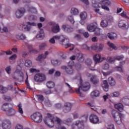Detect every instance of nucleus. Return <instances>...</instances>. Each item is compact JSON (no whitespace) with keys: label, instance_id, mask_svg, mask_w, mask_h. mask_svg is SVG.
Returning a JSON list of instances; mask_svg holds the SVG:
<instances>
[{"label":"nucleus","instance_id":"nucleus-7","mask_svg":"<svg viewBox=\"0 0 129 129\" xmlns=\"http://www.w3.org/2000/svg\"><path fill=\"white\" fill-rule=\"evenodd\" d=\"M25 13H26V9L24 8H21L16 11L15 16L17 19H21L22 17H24Z\"/></svg>","mask_w":129,"mask_h":129},{"label":"nucleus","instance_id":"nucleus-22","mask_svg":"<svg viewBox=\"0 0 129 129\" xmlns=\"http://www.w3.org/2000/svg\"><path fill=\"white\" fill-rule=\"evenodd\" d=\"M16 38L18 40H26V35L23 33H19L16 35Z\"/></svg>","mask_w":129,"mask_h":129},{"label":"nucleus","instance_id":"nucleus-20","mask_svg":"<svg viewBox=\"0 0 129 129\" xmlns=\"http://www.w3.org/2000/svg\"><path fill=\"white\" fill-rule=\"evenodd\" d=\"M114 107L116 109H117L119 111H122L123 110V105L121 103L116 104L114 105Z\"/></svg>","mask_w":129,"mask_h":129},{"label":"nucleus","instance_id":"nucleus-40","mask_svg":"<svg viewBox=\"0 0 129 129\" xmlns=\"http://www.w3.org/2000/svg\"><path fill=\"white\" fill-rule=\"evenodd\" d=\"M111 4V3H110L109 0H104L102 2V5H104V6H110Z\"/></svg>","mask_w":129,"mask_h":129},{"label":"nucleus","instance_id":"nucleus-5","mask_svg":"<svg viewBox=\"0 0 129 129\" xmlns=\"http://www.w3.org/2000/svg\"><path fill=\"white\" fill-rule=\"evenodd\" d=\"M31 119L34 120L36 123H40L42 121V119H43V117L42 116V114L40 112H36L32 114L31 116Z\"/></svg>","mask_w":129,"mask_h":129},{"label":"nucleus","instance_id":"nucleus-63","mask_svg":"<svg viewBox=\"0 0 129 129\" xmlns=\"http://www.w3.org/2000/svg\"><path fill=\"white\" fill-rule=\"evenodd\" d=\"M17 58V55L14 54L9 57V60H15Z\"/></svg>","mask_w":129,"mask_h":129},{"label":"nucleus","instance_id":"nucleus-46","mask_svg":"<svg viewBox=\"0 0 129 129\" xmlns=\"http://www.w3.org/2000/svg\"><path fill=\"white\" fill-rule=\"evenodd\" d=\"M40 50H44L45 48L47 47V44L45 43H41L39 46Z\"/></svg>","mask_w":129,"mask_h":129},{"label":"nucleus","instance_id":"nucleus-12","mask_svg":"<svg viewBox=\"0 0 129 129\" xmlns=\"http://www.w3.org/2000/svg\"><path fill=\"white\" fill-rule=\"evenodd\" d=\"M90 121L92 123H97L98 121H99V119H98V117L96 116L95 114H92L89 117Z\"/></svg>","mask_w":129,"mask_h":129},{"label":"nucleus","instance_id":"nucleus-15","mask_svg":"<svg viewBox=\"0 0 129 129\" xmlns=\"http://www.w3.org/2000/svg\"><path fill=\"white\" fill-rule=\"evenodd\" d=\"M62 28L64 31L68 33H71V32L73 31V29H72L70 25L67 24L62 25Z\"/></svg>","mask_w":129,"mask_h":129},{"label":"nucleus","instance_id":"nucleus-52","mask_svg":"<svg viewBox=\"0 0 129 129\" xmlns=\"http://www.w3.org/2000/svg\"><path fill=\"white\" fill-rule=\"evenodd\" d=\"M122 102L125 104V105H128L129 104V99H122Z\"/></svg>","mask_w":129,"mask_h":129},{"label":"nucleus","instance_id":"nucleus-50","mask_svg":"<svg viewBox=\"0 0 129 129\" xmlns=\"http://www.w3.org/2000/svg\"><path fill=\"white\" fill-rule=\"evenodd\" d=\"M29 21H36L37 20V17L36 16L30 15L28 18Z\"/></svg>","mask_w":129,"mask_h":129},{"label":"nucleus","instance_id":"nucleus-33","mask_svg":"<svg viewBox=\"0 0 129 129\" xmlns=\"http://www.w3.org/2000/svg\"><path fill=\"white\" fill-rule=\"evenodd\" d=\"M39 34L36 35V38H43L44 37V30L42 29H39Z\"/></svg>","mask_w":129,"mask_h":129},{"label":"nucleus","instance_id":"nucleus-28","mask_svg":"<svg viewBox=\"0 0 129 129\" xmlns=\"http://www.w3.org/2000/svg\"><path fill=\"white\" fill-rule=\"evenodd\" d=\"M125 21L120 20L118 23V26L119 28H126V25L125 24Z\"/></svg>","mask_w":129,"mask_h":129},{"label":"nucleus","instance_id":"nucleus-51","mask_svg":"<svg viewBox=\"0 0 129 129\" xmlns=\"http://www.w3.org/2000/svg\"><path fill=\"white\" fill-rule=\"evenodd\" d=\"M53 38L55 39V40H59L60 42L62 41V39H63V36H58L55 35L53 36Z\"/></svg>","mask_w":129,"mask_h":129},{"label":"nucleus","instance_id":"nucleus-38","mask_svg":"<svg viewBox=\"0 0 129 129\" xmlns=\"http://www.w3.org/2000/svg\"><path fill=\"white\" fill-rule=\"evenodd\" d=\"M25 65L26 67H31L32 66V61L27 59L25 61Z\"/></svg>","mask_w":129,"mask_h":129},{"label":"nucleus","instance_id":"nucleus-21","mask_svg":"<svg viewBox=\"0 0 129 129\" xmlns=\"http://www.w3.org/2000/svg\"><path fill=\"white\" fill-rule=\"evenodd\" d=\"M101 56L100 55V54H97L94 55V57H93V59L94 60H95L96 63H100V62L102 61L101 60Z\"/></svg>","mask_w":129,"mask_h":129},{"label":"nucleus","instance_id":"nucleus-14","mask_svg":"<svg viewBox=\"0 0 129 129\" xmlns=\"http://www.w3.org/2000/svg\"><path fill=\"white\" fill-rule=\"evenodd\" d=\"M51 31L52 33L56 34V33H59L60 32V27L58 24H53L51 27Z\"/></svg>","mask_w":129,"mask_h":129},{"label":"nucleus","instance_id":"nucleus-45","mask_svg":"<svg viewBox=\"0 0 129 129\" xmlns=\"http://www.w3.org/2000/svg\"><path fill=\"white\" fill-rule=\"evenodd\" d=\"M107 60L109 63L112 64V63H114V59L110 56H108L107 57Z\"/></svg>","mask_w":129,"mask_h":129},{"label":"nucleus","instance_id":"nucleus-13","mask_svg":"<svg viewBox=\"0 0 129 129\" xmlns=\"http://www.w3.org/2000/svg\"><path fill=\"white\" fill-rule=\"evenodd\" d=\"M100 95V92L97 90H95L93 91L90 94V97L92 98L99 97Z\"/></svg>","mask_w":129,"mask_h":129},{"label":"nucleus","instance_id":"nucleus-17","mask_svg":"<svg viewBox=\"0 0 129 129\" xmlns=\"http://www.w3.org/2000/svg\"><path fill=\"white\" fill-rule=\"evenodd\" d=\"M61 69L66 70L67 73L68 74H72L73 73V68H69L65 66H62L61 67Z\"/></svg>","mask_w":129,"mask_h":129},{"label":"nucleus","instance_id":"nucleus-49","mask_svg":"<svg viewBox=\"0 0 129 129\" xmlns=\"http://www.w3.org/2000/svg\"><path fill=\"white\" fill-rule=\"evenodd\" d=\"M45 105L46 106H48V107H51L52 106V103L49 100H46L45 102Z\"/></svg>","mask_w":129,"mask_h":129},{"label":"nucleus","instance_id":"nucleus-23","mask_svg":"<svg viewBox=\"0 0 129 129\" xmlns=\"http://www.w3.org/2000/svg\"><path fill=\"white\" fill-rule=\"evenodd\" d=\"M102 86L104 91L107 92L108 90V83H107V81H103Z\"/></svg>","mask_w":129,"mask_h":129},{"label":"nucleus","instance_id":"nucleus-44","mask_svg":"<svg viewBox=\"0 0 129 129\" xmlns=\"http://www.w3.org/2000/svg\"><path fill=\"white\" fill-rule=\"evenodd\" d=\"M28 49L30 50V52H36V53H38V50H36V49H34L33 48V45H29L28 46Z\"/></svg>","mask_w":129,"mask_h":129},{"label":"nucleus","instance_id":"nucleus-30","mask_svg":"<svg viewBox=\"0 0 129 129\" xmlns=\"http://www.w3.org/2000/svg\"><path fill=\"white\" fill-rule=\"evenodd\" d=\"M8 89L7 88V87H4L3 86L1 85L0 86V93H6V92H8Z\"/></svg>","mask_w":129,"mask_h":129},{"label":"nucleus","instance_id":"nucleus-47","mask_svg":"<svg viewBox=\"0 0 129 129\" xmlns=\"http://www.w3.org/2000/svg\"><path fill=\"white\" fill-rule=\"evenodd\" d=\"M18 112L21 114H23L24 113V111H23V109L22 108V104L20 103L18 105Z\"/></svg>","mask_w":129,"mask_h":129},{"label":"nucleus","instance_id":"nucleus-34","mask_svg":"<svg viewBox=\"0 0 129 129\" xmlns=\"http://www.w3.org/2000/svg\"><path fill=\"white\" fill-rule=\"evenodd\" d=\"M81 20H85L87 18V14L85 12H82L80 15Z\"/></svg>","mask_w":129,"mask_h":129},{"label":"nucleus","instance_id":"nucleus-62","mask_svg":"<svg viewBox=\"0 0 129 129\" xmlns=\"http://www.w3.org/2000/svg\"><path fill=\"white\" fill-rule=\"evenodd\" d=\"M23 128H24V127L23 126V125L20 124H18L15 126V129H23Z\"/></svg>","mask_w":129,"mask_h":129},{"label":"nucleus","instance_id":"nucleus-48","mask_svg":"<svg viewBox=\"0 0 129 129\" xmlns=\"http://www.w3.org/2000/svg\"><path fill=\"white\" fill-rule=\"evenodd\" d=\"M103 69H104V70H108V69H109V64L107 62L105 63L103 66Z\"/></svg>","mask_w":129,"mask_h":129},{"label":"nucleus","instance_id":"nucleus-39","mask_svg":"<svg viewBox=\"0 0 129 129\" xmlns=\"http://www.w3.org/2000/svg\"><path fill=\"white\" fill-rule=\"evenodd\" d=\"M110 96L111 97H118V96H119V92H115L113 93H111L110 94Z\"/></svg>","mask_w":129,"mask_h":129},{"label":"nucleus","instance_id":"nucleus-24","mask_svg":"<svg viewBox=\"0 0 129 129\" xmlns=\"http://www.w3.org/2000/svg\"><path fill=\"white\" fill-rule=\"evenodd\" d=\"M51 62L53 66L54 67L59 66L61 64V61L57 59H51Z\"/></svg>","mask_w":129,"mask_h":129},{"label":"nucleus","instance_id":"nucleus-64","mask_svg":"<svg viewBox=\"0 0 129 129\" xmlns=\"http://www.w3.org/2000/svg\"><path fill=\"white\" fill-rule=\"evenodd\" d=\"M107 129H114V125L112 124H110L108 125Z\"/></svg>","mask_w":129,"mask_h":129},{"label":"nucleus","instance_id":"nucleus-61","mask_svg":"<svg viewBox=\"0 0 129 129\" xmlns=\"http://www.w3.org/2000/svg\"><path fill=\"white\" fill-rule=\"evenodd\" d=\"M54 107L57 109H60L62 107V104L61 103H56L54 105Z\"/></svg>","mask_w":129,"mask_h":129},{"label":"nucleus","instance_id":"nucleus-59","mask_svg":"<svg viewBox=\"0 0 129 129\" xmlns=\"http://www.w3.org/2000/svg\"><path fill=\"white\" fill-rule=\"evenodd\" d=\"M44 93L47 95L48 94H51L53 92L51 91L50 89H47L43 91Z\"/></svg>","mask_w":129,"mask_h":129},{"label":"nucleus","instance_id":"nucleus-19","mask_svg":"<svg viewBox=\"0 0 129 129\" xmlns=\"http://www.w3.org/2000/svg\"><path fill=\"white\" fill-rule=\"evenodd\" d=\"M77 60L80 63H82L84 61V57H83V54L82 53H78L77 54Z\"/></svg>","mask_w":129,"mask_h":129},{"label":"nucleus","instance_id":"nucleus-36","mask_svg":"<svg viewBox=\"0 0 129 129\" xmlns=\"http://www.w3.org/2000/svg\"><path fill=\"white\" fill-rule=\"evenodd\" d=\"M43 59H46V55L45 54H40L36 58V61H41Z\"/></svg>","mask_w":129,"mask_h":129},{"label":"nucleus","instance_id":"nucleus-4","mask_svg":"<svg viewBox=\"0 0 129 129\" xmlns=\"http://www.w3.org/2000/svg\"><path fill=\"white\" fill-rule=\"evenodd\" d=\"M112 115L117 124L121 123V114L115 110L112 111Z\"/></svg>","mask_w":129,"mask_h":129},{"label":"nucleus","instance_id":"nucleus-58","mask_svg":"<svg viewBox=\"0 0 129 129\" xmlns=\"http://www.w3.org/2000/svg\"><path fill=\"white\" fill-rule=\"evenodd\" d=\"M29 11L31 13H33V14H36V13H37V9L34 7H31Z\"/></svg>","mask_w":129,"mask_h":129},{"label":"nucleus","instance_id":"nucleus-3","mask_svg":"<svg viewBox=\"0 0 129 129\" xmlns=\"http://www.w3.org/2000/svg\"><path fill=\"white\" fill-rule=\"evenodd\" d=\"M90 89V84L88 82L81 83L78 89H76V92L77 93H80V90L86 92L88 91V90Z\"/></svg>","mask_w":129,"mask_h":129},{"label":"nucleus","instance_id":"nucleus-9","mask_svg":"<svg viewBox=\"0 0 129 129\" xmlns=\"http://www.w3.org/2000/svg\"><path fill=\"white\" fill-rule=\"evenodd\" d=\"M61 40H62L61 41V42H62V45H63L64 48H66V49H67L69 47H73V46H74L73 44H72L71 43H69V39L64 38V37H63V38L61 39Z\"/></svg>","mask_w":129,"mask_h":129},{"label":"nucleus","instance_id":"nucleus-25","mask_svg":"<svg viewBox=\"0 0 129 129\" xmlns=\"http://www.w3.org/2000/svg\"><path fill=\"white\" fill-rule=\"evenodd\" d=\"M108 83L111 86H114L116 84L115 80L112 77H109L108 78Z\"/></svg>","mask_w":129,"mask_h":129},{"label":"nucleus","instance_id":"nucleus-53","mask_svg":"<svg viewBox=\"0 0 129 129\" xmlns=\"http://www.w3.org/2000/svg\"><path fill=\"white\" fill-rule=\"evenodd\" d=\"M64 123L68 124V123H70V122H72V118H68L64 120Z\"/></svg>","mask_w":129,"mask_h":129},{"label":"nucleus","instance_id":"nucleus-56","mask_svg":"<svg viewBox=\"0 0 129 129\" xmlns=\"http://www.w3.org/2000/svg\"><path fill=\"white\" fill-rule=\"evenodd\" d=\"M26 76H27V78L25 81V83L27 85L28 88H29V89H32V88H31V86H30V84L28 82V74H26Z\"/></svg>","mask_w":129,"mask_h":129},{"label":"nucleus","instance_id":"nucleus-18","mask_svg":"<svg viewBox=\"0 0 129 129\" xmlns=\"http://www.w3.org/2000/svg\"><path fill=\"white\" fill-rule=\"evenodd\" d=\"M97 27L94 24L89 25L87 26V30L89 32H94Z\"/></svg>","mask_w":129,"mask_h":129},{"label":"nucleus","instance_id":"nucleus-1","mask_svg":"<svg viewBox=\"0 0 129 129\" xmlns=\"http://www.w3.org/2000/svg\"><path fill=\"white\" fill-rule=\"evenodd\" d=\"M47 116L44 119V121L45 124H47L49 127H53L54 126V121L57 122V125L58 126L60 125L61 122H62V120L57 116H54L53 115L47 113Z\"/></svg>","mask_w":129,"mask_h":129},{"label":"nucleus","instance_id":"nucleus-57","mask_svg":"<svg viewBox=\"0 0 129 129\" xmlns=\"http://www.w3.org/2000/svg\"><path fill=\"white\" fill-rule=\"evenodd\" d=\"M37 97L39 101H43L44 100V96L43 95H37Z\"/></svg>","mask_w":129,"mask_h":129},{"label":"nucleus","instance_id":"nucleus-6","mask_svg":"<svg viewBox=\"0 0 129 129\" xmlns=\"http://www.w3.org/2000/svg\"><path fill=\"white\" fill-rule=\"evenodd\" d=\"M46 80V76L42 73H37L34 76V80L36 82H43Z\"/></svg>","mask_w":129,"mask_h":129},{"label":"nucleus","instance_id":"nucleus-32","mask_svg":"<svg viewBox=\"0 0 129 129\" xmlns=\"http://www.w3.org/2000/svg\"><path fill=\"white\" fill-rule=\"evenodd\" d=\"M71 13L72 15H74L75 16H76V15H78L79 13V11H78V9L76 8H72Z\"/></svg>","mask_w":129,"mask_h":129},{"label":"nucleus","instance_id":"nucleus-27","mask_svg":"<svg viewBox=\"0 0 129 129\" xmlns=\"http://www.w3.org/2000/svg\"><path fill=\"white\" fill-rule=\"evenodd\" d=\"M107 36L110 40H114L116 38V34L113 32L108 33Z\"/></svg>","mask_w":129,"mask_h":129},{"label":"nucleus","instance_id":"nucleus-26","mask_svg":"<svg viewBox=\"0 0 129 129\" xmlns=\"http://www.w3.org/2000/svg\"><path fill=\"white\" fill-rule=\"evenodd\" d=\"M101 26L102 28L108 27V21L107 20H103L101 22Z\"/></svg>","mask_w":129,"mask_h":129},{"label":"nucleus","instance_id":"nucleus-42","mask_svg":"<svg viewBox=\"0 0 129 129\" xmlns=\"http://www.w3.org/2000/svg\"><path fill=\"white\" fill-rule=\"evenodd\" d=\"M92 7H94V9H97V8H100V6H99L97 4V3H96L94 1H92Z\"/></svg>","mask_w":129,"mask_h":129},{"label":"nucleus","instance_id":"nucleus-55","mask_svg":"<svg viewBox=\"0 0 129 129\" xmlns=\"http://www.w3.org/2000/svg\"><path fill=\"white\" fill-rule=\"evenodd\" d=\"M68 20L69 21H70L72 24H74L75 21H74V19L73 18V16H68Z\"/></svg>","mask_w":129,"mask_h":129},{"label":"nucleus","instance_id":"nucleus-37","mask_svg":"<svg viewBox=\"0 0 129 129\" xmlns=\"http://www.w3.org/2000/svg\"><path fill=\"white\" fill-rule=\"evenodd\" d=\"M5 54H6V55H12V54H13V52L11 50H9V52L3 51L2 52L0 53V56H4Z\"/></svg>","mask_w":129,"mask_h":129},{"label":"nucleus","instance_id":"nucleus-16","mask_svg":"<svg viewBox=\"0 0 129 129\" xmlns=\"http://www.w3.org/2000/svg\"><path fill=\"white\" fill-rule=\"evenodd\" d=\"M72 107V105L70 103H66L64 105V111L66 113L69 112L71 110V108Z\"/></svg>","mask_w":129,"mask_h":129},{"label":"nucleus","instance_id":"nucleus-31","mask_svg":"<svg viewBox=\"0 0 129 129\" xmlns=\"http://www.w3.org/2000/svg\"><path fill=\"white\" fill-rule=\"evenodd\" d=\"M19 63H21L20 64H18V67H17V69L16 71V73H21V71L22 70V65L24 64V62L22 63V61H19Z\"/></svg>","mask_w":129,"mask_h":129},{"label":"nucleus","instance_id":"nucleus-8","mask_svg":"<svg viewBox=\"0 0 129 129\" xmlns=\"http://www.w3.org/2000/svg\"><path fill=\"white\" fill-rule=\"evenodd\" d=\"M73 129H83L84 128V125L83 121H77L73 126Z\"/></svg>","mask_w":129,"mask_h":129},{"label":"nucleus","instance_id":"nucleus-35","mask_svg":"<svg viewBox=\"0 0 129 129\" xmlns=\"http://www.w3.org/2000/svg\"><path fill=\"white\" fill-rule=\"evenodd\" d=\"M46 86L48 88H53L55 86V84L53 82H48L46 83Z\"/></svg>","mask_w":129,"mask_h":129},{"label":"nucleus","instance_id":"nucleus-11","mask_svg":"<svg viewBox=\"0 0 129 129\" xmlns=\"http://www.w3.org/2000/svg\"><path fill=\"white\" fill-rule=\"evenodd\" d=\"M90 81L95 86H97L99 84V79L97 78L96 76H92L90 78Z\"/></svg>","mask_w":129,"mask_h":129},{"label":"nucleus","instance_id":"nucleus-54","mask_svg":"<svg viewBox=\"0 0 129 129\" xmlns=\"http://www.w3.org/2000/svg\"><path fill=\"white\" fill-rule=\"evenodd\" d=\"M6 71L8 73V74H11V71H12V68H11V66H9L6 68Z\"/></svg>","mask_w":129,"mask_h":129},{"label":"nucleus","instance_id":"nucleus-41","mask_svg":"<svg viewBox=\"0 0 129 129\" xmlns=\"http://www.w3.org/2000/svg\"><path fill=\"white\" fill-rule=\"evenodd\" d=\"M108 45L110 47V48H112V49H113L114 50H116L117 49V47L114 44L108 42Z\"/></svg>","mask_w":129,"mask_h":129},{"label":"nucleus","instance_id":"nucleus-60","mask_svg":"<svg viewBox=\"0 0 129 129\" xmlns=\"http://www.w3.org/2000/svg\"><path fill=\"white\" fill-rule=\"evenodd\" d=\"M73 65H74V61L71 60V61L68 62V67L70 68H73Z\"/></svg>","mask_w":129,"mask_h":129},{"label":"nucleus","instance_id":"nucleus-2","mask_svg":"<svg viewBox=\"0 0 129 129\" xmlns=\"http://www.w3.org/2000/svg\"><path fill=\"white\" fill-rule=\"evenodd\" d=\"M12 106V104H9V103H4L2 107V109L6 112L7 115L12 116L15 115L16 113V111L13 108L10 107Z\"/></svg>","mask_w":129,"mask_h":129},{"label":"nucleus","instance_id":"nucleus-29","mask_svg":"<svg viewBox=\"0 0 129 129\" xmlns=\"http://www.w3.org/2000/svg\"><path fill=\"white\" fill-rule=\"evenodd\" d=\"M95 48L97 52H101V51H102V49H103V44H100L99 45H96Z\"/></svg>","mask_w":129,"mask_h":129},{"label":"nucleus","instance_id":"nucleus-43","mask_svg":"<svg viewBox=\"0 0 129 129\" xmlns=\"http://www.w3.org/2000/svg\"><path fill=\"white\" fill-rule=\"evenodd\" d=\"M94 32L95 36H100V29L97 27Z\"/></svg>","mask_w":129,"mask_h":129},{"label":"nucleus","instance_id":"nucleus-10","mask_svg":"<svg viewBox=\"0 0 129 129\" xmlns=\"http://www.w3.org/2000/svg\"><path fill=\"white\" fill-rule=\"evenodd\" d=\"M12 126V123L9 119H6L2 123V127L3 129H10Z\"/></svg>","mask_w":129,"mask_h":129}]
</instances>
